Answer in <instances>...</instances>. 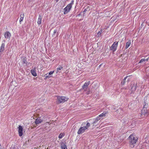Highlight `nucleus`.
Here are the masks:
<instances>
[{
	"label": "nucleus",
	"mask_w": 149,
	"mask_h": 149,
	"mask_svg": "<svg viewBox=\"0 0 149 149\" xmlns=\"http://www.w3.org/2000/svg\"><path fill=\"white\" fill-rule=\"evenodd\" d=\"M130 145L131 147L134 148L137 141L138 139L134 134L130 135L128 138Z\"/></svg>",
	"instance_id": "1"
},
{
	"label": "nucleus",
	"mask_w": 149,
	"mask_h": 149,
	"mask_svg": "<svg viewBox=\"0 0 149 149\" xmlns=\"http://www.w3.org/2000/svg\"><path fill=\"white\" fill-rule=\"evenodd\" d=\"M56 102L57 104L63 103L68 101V98L63 96H57Z\"/></svg>",
	"instance_id": "2"
},
{
	"label": "nucleus",
	"mask_w": 149,
	"mask_h": 149,
	"mask_svg": "<svg viewBox=\"0 0 149 149\" xmlns=\"http://www.w3.org/2000/svg\"><path fill=\"white\" fill-rule=\"evenodd\" d=\"M74 1L73 0L64 9V15L67 14L70 10L72 8V6L74 4Z\"/></svg>",
	"instance_id": "3"
},
{
	"label": "nucleus",
	"mask_w": 149,
	"mask_h": 149,
	"mask_svg": "<svg viewBox=\"0 0 149 149\" xmlns=\"http://www.w3.org/2000/svg\"><path fill=\"white\" fill-rule=\"evenodd\" d=\"M147 105H144L141 111V115H144V116L148 115V112L147 109Z\"/></svg>",
	"instance_id": "4"
},
{
	"label": "nucleus",
	"mask_w": 149,
	"mask_h": 149,
	"mask_svg": "<svg viewBox=\"0 0 149 149\" xmlns=\"http://www.w3.org/2000/svg\"><path fill=\"white\" fill-rule=\"evenodd\" d=\"M90 125V123L87 121L81 124V126H83L86 130L88 129Z\"/></svg>",
	"instance_id": "5"
},
{
	"label": "nucleus",
	"mask_w": 149,
	"mask_h": 149,
	"mask_svg": "<svg viewBox=\"0 0 149 149\" xmlns=\"http://www.w3.org/2000/svg\"><path fill=\"white\" fill-rule=\"evenodd\" d=\"M4 36L6 40H10V38L11 36V34L10 33L9 31H6V32L4 34Z\"/></svg>",
	"instance_id": "6"
},
{
	"label": "nucleus",
	"mask_w": 149,
	"mask_h": 149,
	"mask_svg": "<svg viewBox=\"0 0 149 149\" xmlns=\"http://www.w3.org/2000/svg\"><path fill=\"white\" fill-rule=\"evenodd\" d=\"M131 89L132 91H134L136 90L137 86V83L134 81H132L131 82Z\"/></svg>",
	"instance_id": "7"
},
{
	"label": "nucleus",
	"mask_w": 149,
	"mask_h": 149,
	"mask_svg": "<svg viewBox=\"0 0 149 149\" xmlns=\"http://www.w3.org/2000/svg\"><path fill=\"white\" fill-rule=\"evenodd\" d=\"M86 131V130L85 129L83 126H81V127L79 128L77 132V134H80L84 133Z\"/></svg>",
	"instance_id": "8"
},
{
	"label": "nucleus",
	"mask_w": 149,
	"mask_h": 149,
	"mask_svg": "<svg viewBox=\"0 0 149 149\" xmlns=\"http://www.w3.org/2000/svg\"><path fill=\"white\" fill-rule=\"evenodd\" d=\"M26 59V58L24 56H22L21 57L22 62V64L24 65V66H25V64H26V66H27V62Z\"/></svg>",
	"instance_id": "9"
},
{
	"label": "nucleus",
	"mask_w": 149,
	"mask_h": 149,
	"mask_svg": "<svg viewBox=\"0 0 149 149\" xmlns=\"http://www.w3.org/2000/svg\"><path fill=\"white\" fill-rule=\"evenodd\" d=\"M18 133H19V136H22L23 135V128L21 126L19 125L18 127Z\"/></svg>",
	"instance_id": "10"
},
{
	"label": "nucleus",
	"mask_w": 149,
	"mask_h": 149,
	"mask_svg": "<svg viewBox=\"0 0 149 149\" xmlns=\"http://www.w3.org/2000/svg\"><path fill=\"white\" fill-rule=\"evenodd\" d=\"M146 56L144 58H142L139 62V63H143L145 64L146 62L148 61L149 57L146 58Z\"/></svg>",
	"instance_id": "11"
},
{
	"label": "nucleus",
	"mask_w": 149,
	"mask_h": 149,
	"mask_svg": "<svg viewBox=\"0 0 149 149\" xmlns=\"http://www.w3.org/2000/svg\"><path fill=\"white\" fill-rule=\"evenodd\" d=\"M128 77V76H126L125 77L123 80L121 82V84L122 85H124L126 82L127 83V84H128V82L130 81V79L129 78H128L127 81H126V80L127 79Z\"/></svg>",
	"instance_id": "12"
},
{
	"label": "nucleus",
	"mask_w": 149,
	"mask_h": 149,
	"mask_svg": "<svg viewBox=\"0 0 149 149\" xmlns=\"http://www.w3.org/2000/svg\"><path fill=\"white\" fill-rule=\"evenodd\" d=\"M43 15L42 14H40L39 15L38 18V20L37 23L38 25L41 24V19L42 18Z\"/></svg>",
	"instance_id": "13"
},
{
	"label": "nucleus",
	"mask_w": 149,
	"mask_h": 149,
	"mask_svg": "<svg viewBox=\"0 0 149 149\" xmlns=\"http://www.w3.org/2000/svg\"><path fill=\"white\" fill-rule=\"evenodd\" d=\"M42 121V120L41 119L39 118H37L35 121L36 124L37 125L38 124L41 123Z\"/></svg>",
	"instance_id": "14"
},
{
	"label": "nucleus",
	"mask_w": 149,
	"mask_h": 149,
	"mask_svg": "<svg viewBox=\"0 0 149 149\" xmlns=\"http://www.w3.org/2000/svg\"><path fill=\"white\" fill-rule=\"evenodd\" d=\"M63 70V67L61 65H59L58 66V68H57L56 70V73H57L58 72H61V71L60 70Z\"/></svg>",
	"instance_id": "15"
},
{
	"label": "nucleus",
	"mask_w": 149,
	"mask_h": 149,
	"mask_svg": "<svg viewBox=\"0 0 149 149\" xmlns=\"http://www.w3.org/2000/svg\"><path fill=\"white\" fill-rule=\"evenodd\" d=\"M31 73L32 75L34 77H36L37 75L36 72V70L35 68L34 69H32L31 70Z\"/></svg>",
	"instance_id": "16"
},
{
	"label": "nucleus",
	"mask_w": 149,
	"mask_h": 149,
	"mask_svg": "<svg viewBox=\"0 0 149 149\" xmlns=\"http://www.w3.org/2000/svg\"><path fill=\"white\" fill-rule=\"evenodd\" d=\"M61 147L62 149H67L66 145L64 143L61 144Z\"/></svg>",
	"instance_id": "17"
},
{
	"label": "nucleus",
	"mask_w": 149,
	"mask_h": 149,
	"mask_svg": "<svg viewBox=\"0 0 149 149\" xmlns=\"http://www.w3.org/2000/svg\"><path fill=\"white\" fill-rule=\"evenodd\" d=\"M24 14L23 13L22 14H21V15H20V19H19L20 22H21L23 20V19L24 18Z\"/></svg>",
	"instance_id": "18"
},
{
	"label": "nucleus",
	"mask_w": 149,
	"mask_h": 149,
	"mask_svg": "<svg viewBox=\"0 0 149 149\" xmlns=\"http://www.w3.org/2000/svg\"><path fill=\"white\" fill-rule=\"evenodd\" d=\"M88 87L83 85L81 88V89L83 90L84 91H86L87 90Z\"/></svg>",
	"instance_id": "19"
},
{
	"label": "nucleus",
	"mask_w": 149,
	"mask_h": 149,
	"mask_svg": "<svg viewBox=\"0 0 149 149\" xmlns=\"http://www.w3.org/2000/svg\"><path fill=\"white\" fill-rule=\"evenodd\" d=\"M110 49L112 51L113 53L115 51L116 49V47H110Z\"/></svg>",
	"instance_id": "20"
},
{
	"label": "nucleus",
	"mask_w": 149,
	"mask_h": 149,
	"mask_svg": "<svg viewBox=\"0 0 149 149\" xmlns=\"http://www.w3.org/2000/svg\"><path fill=\"white\" fill-rule=\"evenodd\" d=\"M10 149H18V147L16 145H12Z\"/></svg>",
	"instance_id": "21"
},
{
	"label": "nucleus",
	"mask_w": 149,
	"mask_h": 149,
	"mask_svg": "<svg viewBox=\"0 0 149 149\" xmlns=\"http://www.w3.org/2000/svg\"><path fill=\"white\" fill-rule=\"evenodd\" d=\"M65 135L64 133H61L58 136V138L59 139L62 138Z\"/></svg>",
	"instance_id": "22"
},
{
	"label": "nucleus",
	"mask_w": 149,
	"mask_h": 149,
	"mask_svg": "<svg viewBox=\"0 0 149 149\" xmlns=\"http://www.w3.org/2000/svg\"><path fill=\"white\" fill-rule=\"evenodd\" d=\"M118 45V42H114L111 47H117Z\"/></svg>",
	"instance_id": "23"
},
{
	"label": "nucleus",
	"mask_w": 149,
	"mask_h": 149,
	"mask_svg": "<svg viewBox=\"0 0 149 149\" xmlns=\"http://www.w3.org/2000/svg\"><path fill=\"white\" fill-rule=\"evenodd\" d=\"M90 81H88L86 82L85 83V84H84V85L86 86H87L88 87V86L90 84Z\"/></svg>",
	"instance_id": "24"
},
{
	"label": "nucleus",
	"mask_w": 149,
	"mask_h": 149,
	"mask_svg": "<svg viewBox=\"0 0 149 149\" xmlns=\"http://www.w3.org/2000/svg\"><path fill=\"white\" fill-rule=\"evenodd\" d=\"M131 44V41L129 40L126 43V47H129V46Z\"/></svg>",
	"instance_id": "25"
},
{
	"label": "nucleus",
	"mask_w": 149,
	"mask_h": 149,
	"mask_svg": "<svg viewBox=\"0 0 149 149\" xmlns=\"http://www.w3.org/2000/svg\"><path fill=\"white\" fill-rule=\"evenodd\" d=\"M106 113L103 112L101 114H100L99 116L101 117V116H105L106 115Z\"/></svg>",
	"instance_id": "26"
},
{
	"label": "nucleus",
	"mask_w": 149,
	"mask_h": 149,
	"mask_svg": "<svg viewBox=\"0 0 149 149\" xmlns=\"http://www.w3.org/2000/svg\"><path fill=\"white\" fill-rule=\"evenodd\" d=\"M102 32V30H101L100 31H99L98 32V33H97V35H98V36H101Z\"/></svg>",
	"instance_id": "27"
},
{
	"label": "nucleus",
	"mask_w": 149,
	"mask_h": 149,
	"mask_svg": "<svg viewBox=\"0 0 149 149\" xmlns=\"http://www.w3.org/2000/svg\"><path fill=\"white\" fill-rule=\"evenodd\" d=\"M57 30L56 29H55L54 30L53 33L52 35V36H55V34L56 33V32H57Z\"/></svg>",
	"instance_id": "28"
},
{
	"label": "nucleus",
	"mask_w": 149,
	"mask_h": 149,
	"mask_svg": "<svg viewBox=\"0 0 149 149\" xmlns=\"http://www.w3.org/2000/svg\"><path fill=\"white\" fill-rule=\"evenodd\" d=\"M4 47H1V48L0 49V53H1V52H2L4 50Z\"/></svg>",
	"instance_id": "29"
},
{
	"label": "nucleus",
	"mask_w": 149,
	"mask_h": 149,
	"mask_svg": "<svg viewBox=\"0 0 149 149\" xmlns=\"http://www.w3.org/2000/svg\"><path fill=\"white\" fill-rule=\"evenodd\" d=\"M47 74H46V76L45 77L46 78H45V79H47V78H49L52 77L51 76H50L49 74L48 75H47Z\"/></svg>",
	"instance_id": "30"
},
{
	"label": "nucleus",
	"mask_w": 149,
	"mask_h": 149,
	"mask_svg": "<svg viewBox=\"0 0 149 149\" xmlns=\"http://www.w3.org/2000/svg\"><path fill=\"white\" fill-rule=\"evenodd\" d=\"M54 71H53L50 72L49 73V75H51L52 74L54 73Z\"/></svg>",
	"instance_id": "31"
},
{
	"label": "nucleus",
	"mask_w": 149,
	"mask_h": 149,
	"mask_svg": "<svg viewBox=\"0 0 149 149\" xmlns=\"http://www.w3.org/2000/svg\"><path fill=\"white\" fill-rule=\"evenodd\" d=\"M143 105H147V106L148 105V104L146 101H145V100L143 102Z\"/></svg>",
	"instance_id": "32"
},
{
	"label": "nucleus",
	"mask_w": 149,
	"mask_h": 149,
	"mask_svg": "<svg viewBox=\"0 0 149 149\" xmlns=\"http://www.w3.org/2000/svg\"><path fill=\"white\" fill-rule=\"evenodd\" d=\"M98 121H97L96 120V119L93 121V122L92 123L93 124H94L96 123Z\"/></svg>",
	"instance_id": "33"
},
{
	"label": "nucleus",
	"mask_w": 149,
	"mask_h": 149,
	"mask_svg": "<svg viewBox=\"0 0 149 149\" xmlns=\"http://www.w3.org/2000/svg\"><path fill=\"white\" fill-rule=\"evenodd\" d=\"M96 120L97 121H98L99 120H100V118L99 117H97V118H96Z\"/></svg>",
	"instance_id": "34"
},
{
	"label": "nucleus",
	"mask_w": 149,
	"mask_h": 149,
	"mask_svg": "<svg viewBox=\"0 0 149 149\" xmlns=\"http://www.w3.org/2000/svg\"><path fill=\"white\" fill-rule=\"evenodd\" d=\"M5 44L4 43H2L1 47H4Z\"/></svg>",
	"instance_id": "35"
},
{
	"label": "nucleus",
	"mask_w": 149,
	"mask_h": 149,
	"mask_svg": "<svg viewBox=\"0 0 149 149\" xmlns=\"http://www.w3.org/2000/svg\"><path fill=\"white\" fill-rule=\"evenodd\" d=\"M125 89H129L130 88L128 87H127L126 88H124Z\"/></svg>",
	"instance_id": "36"
},
{
	"label": "nucleus",
	"mask_w": 149,
	"mask_h": 149,
	"mask_svg": "<svg viewBox=\"0 0 149 149\" xmlns=\"http://www.w3.org/2000/svg\"><path fill=\"white\" fill-rule=\"evenodd\" d=\"M90 93V91H89L88 92H87V94H88Z\"/></svg>",
	"instance_id": "37"
},
{
	"label": "nucleus",
	"mask_w": 149,
	"mask_h": 149,
	"mask_svg": "<svg viewBox=\"0 0 149 149\" xmlns=\"http://www.w3.org/2000/svg\"><path fill=\"white\" fill-rule=\"evenodd\" d=\"M43 49H45V50H46V49H47V48H46V47H43Z\"/></svg>",
	"instance_id": "38"
},
{
	"label": "nucleus",
	"mask_w": 149,
	"mask_h": 149,
	"mask_svg": "<svg viewBox=\"0 0 149 149\" xmlns=\"http://www.w3.org/2000/svg\"><path fill=\"white\" fill-rule=\"evenodd\" d=\"M102 64H101L99 65V68H100V67L101 66V65H102Z\"/></svg>",
	"instance_id": "39"
},
{
	"label": "nucleus",
	"mask_w": 149,
	"mask_h": 149,
	"mask_svg": "<svg viewBox=\"0 0 149 149\" xmlns=\"http://www.w3.org/2000/svg\"><path fill=\"white\" fill-rule=\"evenodd\" d=\"M55 0L56 1V2H57L59 1V0Z\"/></svg>",
	"instance_id": "40"
},
{
	"label": "nucleus",
	"mask_w": 149,
	"mask_h": 149,
	"mask_svg": "<svg viewBox=\"0 0 149 149\" xmlns=\"http://www.w3.org/2000/svg\"><path fill=\"white\" fill-rule=\"evenodd\" d=\"M1 144H0V149H1Z\"/></svg>",
	"instance_id": "41"
},
{
	"label": "nucleus",
	"mask_w": 149,
	"mask_h": 149,
	"mask_svg": "<svg viewBox=\"0 0 149 149\" xmlns=\"http://www.w3.org/2000/svg\"><path fill=\"white\" fill-rule=\"evenodd\" d=\"M79 15H80V14H79L78 15H78V16H79Z\"/></svg>",
	"instance_id": "42"
},
{
	"label": "nucleus",
	"mask_w": 149,
	"mask_h": 149,
	"mask_svg": "<svg viewBox=\"0 0 149 149\" xmlns=\"http://www.w3.org/2000/svg\"><path fill=\"white\" fill-rule=\"evenodd\" d=\"M128 47H126V49H127Z\"/></svg>",
	"instance_id": "43"
},
{
	"label": "nucleus",
	"mask_w": 149,
	"mask_h": 149,
	"mask_svg": "<svg viewBox=\"0 0 149 149\" xmlns=\"http://www.w3.org/2000/svg\"><path fill=\"white\" fill-rule=\"evenodd\" d=\"M57 36H58V34H57Z\"/></svg>",
	"instance_id": "44"
},
{
	"label": "nucleus",
	"mask_w": 149,
	"mask_h": 149,
	"mask_svg": "<svg viewBox=\"0 0 149 149\" xmlns=\"http://www.w3.org/2000/svg\"><path fill=\"white\" fill-rule=\"evenodd\" d=\"M148 26H149V24H148Z\"/></svg>",
	"instance_id": "45"
},
{
	"label": "nucleus",
	"mask_w": 149,
	"mask_h": 149,
	"mask_svg": "<svg viewBox=\"0 0 149 149\" xmlns=\"http://www.w3.org/2000/svg\"><path fill=\"white\" fill-rule=\"evenodd\" d=\"M85 11H86V9L85 10Z\"/></svg>",
	"instance_id": "46"
},
{
	"label": "nucleus",
	"mask_w": 149,
	"mask_h": 149,
	"mask_svg": "<svg viewBox=\"0 0 149 149\" xmlns=\"http://www.w3.org/2000/svg\"><path fill=\"white\" fill-rule=\"evenodd\" d=\"M77 49H78V48H77Z\"/></svg>",
	"instance_id": "47"
}]
</instances>
